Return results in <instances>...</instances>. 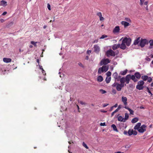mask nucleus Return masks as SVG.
Wrapping results in <instances>:
<instances>
[{"label":"nucleus","mask_w":153,"mask_h":153,"mask_svg":"<svg viewBox=\"0 0 153 153\" xmlns=\"http://www.w3.org/2000/svg\"><path fill=\"white\" fill-rule=\"evenodd\" d=\"M108 65H103L102 67L99 68L98 73L99 74H101L102 72H105L108 70Z\"/></svg>","instance_id":"f257e3e1"},{"label":"nucleus","mask_w":153,"mask_h":153,"mask_svg":"<svg viewBox=\"0 0 153 153\" xmlns=\"http://www.w3.org/2000/svg\"><path fill=\"white\" fill-rule=\"evenodd\" d=\"M148 41L146 39L141 38L138 46H140L142 48L144 47L146 45L148 44Z\"/></svg>","instance_id":"f03ea898"},{"label":"nucleus","mask_w":153,"mask_h":153,"mask_svg":"<svg viewBox=\"0 0 153 153\" xmlns=\"http://www.w3.org/2000/svg\"><path fill=\"white\" fill-rule=\"evenodd\" d=\"M144 84V82L143 80H140L137 83V85H136V88L139 90H141L143 88V85Z\"/></svg>","instance_id":"7ed1b4c3"},{"label":"nucleus","mask_w":153,"mask_h":153,"mask_svg":"<svg viewBox=\"0 0 153 153\" xmlns=\"http://www.w3.org/2000/svg\"><path fill=\"white\" fill-rule=\"evenodd\" d=\"M106 55L108 57L110 56H115L114 52L111 49L108 50L106 53Z\"/></svg>","instance_id":"20e7f679"},{"label":"nucleus","mask_w":153,"mask_h":153,"mask_svg":"<svg viewBox=\"0 0 153 153\" xmlns=\"http://www.w3.org/2000/svg\"><path fill=\"white\" fill-rule=\"evenodd\" d=\"M110 61L108 58L102 59L100 62V65L102 66L103 65H105L110 63Z\"/></svg>","instance_id":"39448f33"},{"label":"nucleus","mask_w":153,"mask_h":153,"mask_svg":"<svg viewBox=\"0 0 153 153\" xmlns=\"http://www.w3.org/2000/svg\"><path fill=\"white\" fill-rule=\"evenodd\" d=\"M123 40V42H124V43L127 46H130L131 42V39L130 38H127L126 37H125Z\"/></svg>","instance_id":"423d86ee"},{"label":"nucleus","mask_w":153,"mask_h":153,"mask_svg":"<svg viewBox=\"0 0 153 153\" xmlns=\"http://www.w3.org/2000/svg\"><path fill=\"white\" fill-rule=\"evenodd\" d=\"M146 126L145 125H143L140 127L138 131L139 132L141 133H143L146 131Z\"/></svg>","instance_id":"0eeeda50"},{"label":"nucleus","mask_w":153,"mask_h":153,"mask_svg":"<svg viewBox=\"0 0 153 153\" xmlns=\"http://www.w3.org/2000/svg\"><path fill=\"white\" fill-rule=\"evenodd\" d=\"M128 134L129 136H131L132 134L136 135L137 134V132L133 129H129L128 131Z\"/></svg>","instance_id":"6e6552de"},{"label":"nucleus","mask_w":153,"mask_h":153,"mask_svg":"<svg viewBox=\"0 0 153 153\" xmlns=\"http://www.w3.org/2000/svg\"><path fill=\"white\" fill-rule=\"evenodd\" d=\"M94 51L98 53L100 51V48L99 46L97 45H94Z\"/></svg>","instance_id":"1a4fd4ad"},{"label":"nucleus","mask_w":153,"mask_h":153,"mask_svg":"<svg viewBox=\"0 0 153 153\" xmlns=\"http://www.w3.org/2000/svg\"><path fill=\"white\" fill-rule=\"evenodd\" d=\"M140 39H141L140 37H138L134 40L133 43V44L134 45H138L140 42Z\"/></svg>","instance_id":"9d476101"},{"label":"nucleus","mask_w":153,"mask_h":153,"mask_svg":"<svg viewBox=\"0 0 153 153\" xmlns=\"http://www.w3.org/2000/svg\"><path fill=\"white\" fill-rule=\"evenodd\" d=\"M120 29L119 26H116L113 30V33L114 34L118 33L119 32Z\"/></svg>","instance_id":"9b49d317"},{"label":"nucleus","mask_w":153,"mask_h":153,"mask_svg":"<svg viewBox=\"0 0 153 153\" xmlns=\"http://www.w3.org/2000/svg\"><path fill=\"white\" fill-rule=\"evenodd\" d=\"M5 71L6 70L4 66L2 65L0 67V73L4 74V72H5Z\"/></svg>","instance_id":"f8f14e48"},{"label":"nucleus","mask_w":153,"mask_h":153,"mask_svg":"<svg viewBox=\"0 0 153 153\" xmlns=\"http://www.w3.org/2000/svg\"><path fill=\"white\" fill-rule=\"evenodd\" d=\"M125 78V82L127 84H128L131 79V75L130 74L127 75Z\"/></svg>","instance_id":"ddd939ff"},{"label":"nucleus","mask_w":153,"mask_h":153,"mask_svg":"<svg viewBox=\"0 0 153 153\" xmlns=\"http://www.w3.org/2000/svg\"><path fill=\"white\" fill-rule=\"evenodd\" d=\"M127 98L126 97H122V101L123 102L124 105L126 106L127 105Z\"/></svg>","instance_id":"4468645a"},{"label":"nucleus","mask_w":153,"mask_h":153,"mask_svg":"<svg viewBox=\"0 0 153 153\" xmlns=\"http://www.w3.org/2000/svg\"><path fill=\"white\" fill-rule=\"evenodd\" d=\"M126 45L125 44L124 42H123V40L121 44V45L120 44V48L124 50L126 48Z\"/></svg>","instance_id":"2eb2a0df"},{"label":"nucleus","mask_w":153,"mask_h":153,"mask_svg":"<svg viewBox=\"0 0 153 153\" xmlns=\"http://www.w3.org/2000/svg\"><path fill=\"white\" fill-rule=\"evenodd\" d=\"M120 44H114L112 46V49L114 50L117 49L118 48H120Z\"/></svg>","instance_id":"dca6fc26"},{"label":"nucleus","mask_w":153,"mask_h":153,"mask_svg":"<svg viewBox=\"0 0 153 153\" xmlns=\"http://www.w3.org/2000/svg\"><path fill=\"white\" fill-rule=\"evenodd\" d=\"M141 125V123H137L136 125L135 126L134 129L135 130H138L139 129Z\"/></svg>","instance_id":"f3484780"},{"label":"nucleus","mask_w":153,"mask_h":153,"mask_svg":"<svg viewBox=\"0 0 153 153\" xmlns=\"http://www.w3.org/2000/svg\"><path fill=\"white\" fill-rule=\"evenodd\" d=\"M12 60L10 58H4L3 59V61L5 63H9L11 62Z\"/></svg>","instance_id":"a211bd4d"},{"label":"nucleus","mask_w":153,"mask_h":153,"mask_svg":"<svg viewBox=\"0 0 153 153\" xmlns=\"http://www.w3.org/2000/svg\"><path fill=\"white\" fill-rule=\"evenodd\" d=\"M0 5L3 7H5L7 5V2L4 0H2L0 2Z\"/></svg>","instance_id":"6ab92c4d"},{"label":"nucleus","mask_w":153,"mask_h":153,"mask_svg":"<svg viewBox=\"0 0 153 153\" xmlns=\"http://www.w3.org/2000/svg\"><path fill=\"white\" fill-rule=\"evenodd\" d=\"M124 108L128 110V111L130 112V114H131V115L134 114V112L133 110L129 108H128V107L126 106H125L124 107Z\"/></svg>","instance_id":"aec40b11"},{"label":"nucleus","mask_w":153,"mask_h":153,"mask_svg":"<svg viewBox=\"0 0 153 153\" xmlns=\"http://www.w3.org/2000/svg\"><path fill=\"white\" fill-rule=\"evenodd\" d=\"M121 24L122 25H123L124 27H126L129 25V23L126 21H122L121 22Z\"/></svg>","instance_id":"412c9836"},{"label":"nucleus","mask_w":153,"mask_h":153,"mask_svg":"<svg viewBox=\"0 0 153 153\" xmlns=\"http://www.w3.org/2000/svg\"><path fill=\"white\" fill-rule=\"evenodd\" d=\"M117 120L119 121L120 122H125L124 118H123L122 116H119L118 117Z\"/></svg>","instance_id":"4be33fe9"},{"label":"nucleus","mask_w":153,"mask_h":153,"mask_svg":"<svg viewBox=\"0 0 153 153\" xmlns=\"http://www.w3.org/2000/svg\"><path fill=\"white\" fill-rule=\"evenodd\" d=\"M134 75L137 79H140L141 77V75L138 72L135 73Z\"/></svg>","instance_id":"5701e85b"},{"label":"nucleus","mask_w":153,"mask_h":153,"mask_svg":"<svg viewBox=\"0 0 153 153\" xmlns=\"http://www.w3.org/2000/svg\"><path fill=\"white\" fill-rule=\"evenodd\" d=\"M122 87L121 86H120V84H118L117 85L116 87V89L118 91H120L122 89Z\"/></svg>","instance_id":"b1692460"},{"label":"nucleus","mask_w":153,"mask_h":153,"mask_svg":"<svg viewBox=\"0 0 153 153\" xmlns=\"http://www.w3.org/2000/svg\"><path fill=\"white\" fill-rule=\"evenodd\" d=\"M103 80V77L101 76H99L97 77V80L98 82H101Z\"/></svg>","instance_id":"393cba45"},{"label":"nucleus","mask_w":153,"mask_h":153,"mask_svg":"<svg viewBox=\"0 0 153 153\" xmlns=\"http://www.w3.org/2000/svg\"><path fill=\"white\" fill-rule=\"evenodd\" d=\"M149 43H150V46L149 48L151 49L152 48V46H153V40L151 39L149 41Z\"/></svg>","instance_id":"a878e982"},{"label":"nucleus","mask_w":153,"mask_h":153,"mask_svg":"<svg viewBox=\"0 0 153 153\" xmlns=\"http://www.w3.org/2000/svg\"><path fill=\"white\" fill-rule=\"evenodd\" d=\"M138 120V119L137 117H135L133 119L131 120V122L132 123H136Z\"/></svg>","instance_id":"bb28decb"},{"label":"nucleus","mask_w":153,"mask_h":153,"mask_svg":"<svg viewBox=\"0 0 153 153\" xmlns=\"http://www.w3.org/2000/svg\"><path fill=\"white\" fill-rule=\"evenodd\" d=\"M111 80V77H106L105 79V81L107 83H109Z\"/></svg>","instance_id":"cd10ccee"},{"label":"nucleus","mask_w":153,"mask_h":153,"mask_svg":"<svg viewBox=\"0 0 153 153\" xmlns=\"http://www.w3.org/2000/svg\"><path fill=\"white\" fill-rule=\"evenodd\" d=\"M131 79L134 82L137 81V79L135 78V76L134 75H132L131 76Z\"/></svg>","instance_id":"c85d7f7f"},{"label":"nucleus","mask_w":153,"mask_h":153,"mask_svg":"<svg viewBox=\"0 0 153 153\" xmlns=\"http://www.w3.org/2000/svg\"><path fill=\"white\" fill-rule=\"evenodd\" d=\"M111 127L113 128V130L117 132H118V131L117 128L116 126L114 124H112L111 126Z\"/></svg>","instance_id":"c756f323"},{"label":"nucleus","mask_w":153,"mask_h":153,"mask_svg":"<svg viewBox=\"0 0 153 153\" xmlns=\"http://www.w3.org/2000/svg\"><path fill=\"white\" fill-rule=\"evenodd\" d=\"M128 71L127 69L123 71H122L120 72V74L121 75H125L127 73Z\"/></svg>","instance_id":"7c9ffc66"},{"label":"nucleus","mask_w":153,"mask_h":153,"mask_svg":"<svg viewBox=\"0 0 153 153\" xmlns=\"http://www.w3.org/2000/svg\"><path fill=\"white\" fill-rule=\"evenodd\" d=\"M142 79L144 81H146L148 78V76L146 75L143 76L141 77Z\"/></svg>","instance_id":"2f4dec72"},{"label":"nucleus","mask_w":153,"mask_h":153,"mask_svg":"<svg viewBox=\"0 0 153 153\" xmlns=\"http://www.w3.org/2000/svg\"><path fill=\"white\" fill-rule=\"evenodd\" d=\"M125 117L124 118V119L125 120V122L126 121V120H127L129 117V115L128 114L125 113Z\"/></svg>","instance_id":"473e14b6"},{"label":"nucleus","mask_w":153,"mask_h":153,"mask_svg":"<svg viewBox=\"0 0 153 153\" xmlns=\"http://www.w3.org/2000/svg\"><path fill=\"white\" fill-rule=\"evenodd\" d=\"M118 74L116 72H115L112 75V76L113 78L115 79L118 76Z\"/></svg>","instance_id":"72a5a7b5"},{"label":"nucleus","mask_w":153,"mask_h":153,"mask_svg":"<svg viewBox=\"0 0 153 153\" xmlns=\"http://www.w3.org/2000/svg\"><path fill=\"white\" fill-rule=\"evenodd\" d=\"M120 82L121 83H124L125 82V79L124 77H122L120 79Z\"/></svg>","instance_id":"f704fd0d"},{"label":"nucleus","mask_w":153,"mask_h":153,"mask_svg":"<svg viewBox=\"0 0 153 153\" xmlns=\"http://www.w3.org/2000/svg\"><path fill=\"white\" fill-rule=\"evenodd\" d=\"M111 72L110 71H108L106 73V75L107 76V77H110V76H111Z\"/></svg>","instance_id":"c9c22d12"},{"label":"nucleus","mask_w":153,"mask_h":153,"mask_svg":"<svg viewBox=\"0 0 153 153\" xmlns=\"http://www.w3.org/2000/svg\"><path fill=\"white\" fill-rule=\"evenodd\" d=\"M78 102L79 103H80L81 105H85L86 104V103L85 102H84L83 101H80V100H78Z\"/></svg>","instance_id":"e433bc0d"},{"label":"nucleus","mask_w":153,"mask_h":153,"mask_svg":"<svg viewBox=\"0 0 153 153\" xmlns=\"http://www.w3.org/2000/svg\"><path fill=\"white\" fill-rule=\"evenodd\" d=\"M82 145L84 147L86 148V149H88V147L87 146L86 144H85V143H84V142H83L82 143Z\"/></svg>","instance_id":"4c0bfd02"},{"label":"nucleus","mask_w":153,"mask_h":153,"mask_svg":"<svg viewBox=\"0 0 153 153\" xmlns=\"http://www.w3.org/2000/svg\"><path fill=\"white\" fill-rule=\"evenodd\" d=\"M100 91L102 94H104L106 92L105 91L102 89H100Z\"/></svg>","instance_id":"58836bf2"},{"label":"nucleus","mask_w":153,"mask_h":153,"mask_svg":"<svg viewBox=\"0 0 153 153\" xmlns=\"http://www.w3.org/2000/svg\"><path fill=\"white\" fill-rule=\"evenodd\" d=\"M125 20L128 22H131V19L128 18H125Z\"/></svg>","instance_id":"ea45409f"},{"label":"nucleus","mask_w":153,"mask_h":153,"mask_svg":"<svg viewBox=\"0 0 153 153\" xmlns=\"http://www.w3.org/2000/svg\"><path fill=\"white\" fill-rule=\"evenodd\" d=\"M147 79H148V81L149 82H151L152 80V78L150 77H148V78Z\"/></svg>","instance_id":"a19ab883"},{"label":"nucleus","mask_w":153,"mask_h":153,"mask_svg":"<svg viewBox=\"0 0 153 153\" xmlns=\"http://www.w3.org/2000/svg\"><path fill=\"white\" fill-rule=\"evenodd\" d=\"M118 111L116 109L115 111L112 112L111 114V116L112 117L114 115V114Z\"/></svg>","instance_id":"79ce46f5"},{"label":"nucleus","mask_w":153,"mask_h":153,"mask_svg":"<svg viewBox=\"0 0 153 153\" xmlns=\"http://www.w3.org/2000/svg\"><path fill=\"white\" fill-rule=\"evenodd\" d=\"M31 43L32 44L34 45V46H36V44L37 43V42H35L34 41H31Z\"/></svg>","instance_id":"37998d69"},{"label":"nucleus","mask_w":153,"mask_h":153,"mask_svg":"<svg viewBox=\"0 0 153 153\" xmlns=\"http://www.w3.org/2000/svg\"><path fill=\"white\" fill-rule=\"evenodd\" d=\"M118 84L117 83V82H114L112 85V86L113 87H115L117 86V85Z\"/></svg>","instance_id":"c03bdc74"},{"label":"nucleus","mask_w":153,"mask_h":153,"mask_svg":"<svg viewBox=\"0 0 153 153\" xmlns=\"http://www.w3.org/2000/svg\"><path fill=\"white\" fill-rule=\"evenodd\" d=\"M122 108H123V106L121 105H120L118 106L117 109L118 111L120 109Z\"/></svg>","instance_id":"a18cd8bd"},{"label":"nucleus","mask_w":153,"mask_h":153,"mask_svg":"<svg viewBox=\"0 0 153 153\" xmlns=\"http://www.w3.org/2000/svg\"><path fill=\"white\" fill-rule=\"evenodd\" d=\"M107 37V35H102V36L101 37H100V39H104L105 38H106V37Z\"/></svg>","instance_id":"49530a36"},{"label":"nucleus","mask_w":153,"mask_h":153,"mask_svg":"<svg viewBox=\"0 0 153 153\" xmlns=\"http://www.w3.org/2000/svg\"><path fill=\"white\" fill-rule=\"evenodd\" d=\"M147 89L148 92L151 95H152V94L151 91H150L149 88L148 87H147Z\"/></svg>","instance_id":"de8ad7c7"},{"label":"nucleus","mask_w":153,"mask_h":153,"mask_svg":"<svg viewBox=\"0 0 153 153\" xmlns=\"http://www.w3.org/2000/svg\"><path fill=\"white\" fill-rule=\"evenodd\" d=\"M117 92L114 89H113L112 90V93L114 94H116Z\"/></svg>","instance_id":"09e8293b"},{"label":"nucleus","mask_w":153,"mask_h":153,"mask_svg":"<svg viewBox=\"0 0 153 153\" xmlns=\"http://www.w3.org/2000/svg\"><path fill=\"white\" fill-rule=\"evenodd\" d=\"M145 0H140V5H142Z\"/></svg>","instance_id":"8fccbe9b"},{"label":"nucleus","mask_w":153,"mask_h":153,"mask_svg":"<svg viewBox=\"0 0 153 153\" xmlns=\"http://www.w3.org/2000/svg\"><path fill=\"white\" fill-rule=\"evenodd\" d=\"M97 16H99V17H101L102 16V13L101 12H98L97 13Z\"/></svg>","instance_id":"3c124183"},{"label":"nucleus","mask_w":153,"mask_h":153,"mask_svg":"<svg viewBox=\"0 0 153 153\" xmlns=\"http://www.w3.org/2000/svg\"><path fill=\"white\" fill-rule=\"evenodd\" d=\"M47 7L49 10H50L51 9V5L49 4H47Z\"/></svg>","instance_id":"603ef678"},{"label":"nucleus","mask_w":153,"mask_h":153,"mask_svg":"<svg viewBox=\"0 0 153 153\" xmlns=\"http://www.w3.org/2000/svg\"><path fill=\"white\" fill-rule=\"evenodd\" d=\"M120 84V86H121L123 88L124 87V83H121ZM125 86L126 85V84H125Z\"/></svg>","instance_id":"864d4df0"},{"label":"nucleus","mask_w":153,"mask_h":153,"mask_svg":"<svg viewBox=\"0 0 153 153\" xmlns=\"http://www.w3.org/2000/svg\"><path fill=\"white\" fill-rule=\"evenodd\" d=\"M145 59L146 60H147V61H151V59L149 58L148 57H146V58Z\"/></svg>","instance_id":"5fc2aeb1"},{"label":"nucleus","mask_w":153,"mask_h":153,"mask_svg":"<svg viewBox=\"0 0 153 153\" xmlns=\"http://www.w3.org/2000/svg\"><path fill=\"white\" fill-rule=\"evenodd\" d=\"M114 79L115 81H120V79L118 78V77H117L116 78H115Z\"/></svg>","instance_id":"6e6d98bb"},{"label":"nucleus","mask_w":153,"mask_h":153,"mask_svg":"<svg viewBox=\"0 0 153 153\" xmlns=\"http://www.w3.org/2000/svg\"><path fill=\"white\" fill-rule=\"evenodd\" d=\"M99 17H100V21L103 20L104 19V18H103V17L102 16Z\"/></svg>","instance_id":"4d7b16f0"},{"label":"nucleus","mask_w":153,"mask_h":153,"mask_svg":"<svg viewBox=\"0 0 153 153\" xmlns=\"http://www.w3.org/2000/svg\"><path fill=\"white\" fill-rule=\"evenodd\" d=\"M100 125L101 126H105V123H101L100 124Z\"/></svg>","instance_id":"13d9d810"},{"label":"nucleus","mask_w":153,"mask_h":153,"mask_svg":"<svg viewBox=\"0 0 153 153\" xmlns=\"http://www.w3.org/2000/svg\"><path fill=\"white\" fill-rule=\"evenodd\" d=\"M42 73L44 75H46V73L45 71L43 69L42 70Z\"/></svg>","instance_id":"bf43d9fd"},{"label":"nucleus","mask_w":153,"mask_h":153,"mask_svg":"<svg viewBox=\"0 0 153 153\" xmlns=\"http://www.w3.org/2000/svg\"><path fill=\"white\" fill-rule=\"evenodd\" d=\"M78 65L80 66L81 67H83V65H82V64L80 62H79V63H78Z\"/></svg>","instance_id":"052dcab7"},{"label":"nucleus","mask_w":153,"mask_h":153,"mask_svg":"<svg viewBox=\"0 0 153 153\" xmlns=\"http://www.w3.org/2000/svg\"><path fill=\"white\" fill-rule=\"evenodd\" d=\"M87 53L88 54H89L91 53V50H88L87 51Z\"/></svg>","instance_id":"680f3d73"},{"label":"nucleus","mask_w":153,"mask_h":153,"mask_svg":"<svg viewBox=\"0 0 153 153\" xmlns=\"http://www.w3.org/2000/svg\"><path fill=\"white\" fill-rule=\"evenodd\" d=\"M123 134L125 135H127L128 134V132H127L126 131H124Z\"/></svg>","instance_id":"e2e57ef3"},{"label":"nucleus","mask_w":153,"mask_h":153,"mask_svg":"<svg viewBox=\"0 0 153 153\" xmlns=\"http://www.w3.org/2000/svg\"><path fill=\"white\" fill-rule=\"evenodd\" d=\"M0 21L2 23L4 22V19H0Z\"/></svg>","instance_id":"0e129e2a"},{"label":"nucleus","mask_w":153,"mask_h":153,"mask_svg":"<svg viewBox=\"0 0 153 153\" xmlns=\"http://www.w3.org/2000/svg\"><path fill=\"white\" fill-rule=\"evenodd\" d=\"M7 13V12L6 11L4 12L2 14V15H6Z\"/></svg>","instance_id":"69168bd1"},{"label":"nucleus","mask_w":153,"mask_h":153,"mask_svg":"<svg viewBox=\"0 0 153 153\" xmlns=\"http://www.w3.org/2000/svg\"><path fill=\"white\" fill-rule=\"evenodd\" d=\"M113 108V107L112 106L111 107L110 109L109 110L110 111H111Z\"/></svg>","instance_id":"338daca9"},{"label":"nucleus","mask_w":153,"mask_h":153,"mask_svg":"<svg viewBox=\"0 0 153 153\" xmlns=\"http://www.w3.org/2000/svg\"><path fill=\"white\" fill-rule=\"evenodd\" d=\"M114 153H124L123 152H120V151H118L117 152H115Z\"/></svg>","instance_id":"774afa93"}]
</instances>
